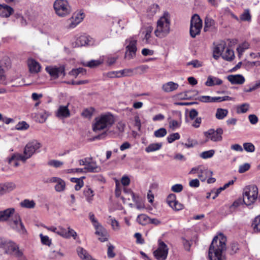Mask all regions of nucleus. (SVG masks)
<instances>
[{
  "instance_id": "54",
  "label": "nucleus",
  "mask_w": 260,
  "mask_h": 260,
  "mask_svg": "<svg viewBox=\"0 0 260 260\" xmlns=\"http://www.w3.org/2000/svg\"><path fill=\"white\" fill-rule=\"evenodd\" d=\"M105 77L112 78H119L118 71H111L104 74Z\"/></svg>"
},
{
  "instance_id": "22",
  "label": "nucleus",
  "mask_w": 260,
  "mask_h": 260,
  "mask_svg": "<svg viewBox=\"0 0 260 260\" xmlns=\"http://www.w3.org/2000/svg\"><path fill=\"white\" fill-rule=\"evenodd\" d=\"M28 66L29 71L32 73H37L40 71L41 66L40 64L33 59L28 60Z\"/></svg>"
},
{
  "instance_id": "29",
  "label": "nucleus",
  "mask_w": 260,
  "mask_h": 260,
  "mask_svg": "<svg viewBox=\"0 0 260 260\" xmlns=\"http://www.w3.org/2000/svg\"><path fill=\"white\" fill-rule=\"evenodd\" d=\"M20 205L21 207L23 208L32 209L35 208L36 206V203L34 200L25 199L23 201L20 202Z\"/></svg>"
},
{
  "instance_id": "49",
  "label": "nucleus",
  "mask_w": 260,
  "mask_h": 260,
  "mask_svg": "<svg viewBox=\"0 0 260 260\" xmlns=\"http://www.w3.org/2000/svg\"><path fill=\"white\" fill-rule=\"evenodd\" d=\"M89 218L91 222H92L93 225L94 226V228H96L101 225L100 223H99L98 220L95 217L94 214L92 213V212H90L89 213Z\"/></svg>"
},
{
  "instance_id": "16",
  "label": "nucleus",
  "mask_w": 260,
  "mask_h": 260,
  "mask_svg": "<svg viewBox=\"0 0 260 260\" xmlns=\"http://www.w3.org/2000/svg\"><path fill=\"white\" fill-rule=\"evenodd\" d=\"M84 17V14L81 11L77 13H74L72 18L70 20V23L69 27L74 28L83 19Z\"/></svg>"
},
{
  "instance_id": "33",
  "label": "nucleus",
  "mask_w": 260,
  "mask_h": 260,
  "mask_svg": "<svg viewBox=\"0 0 260 260\" xmlns=\"http://www.w3.org/2000/svg\"><path fill=\"white\" fill-rule=\"evenodd\" d=\"M226 46V43L222 41L220 43L218 44L214 48L213 50V52L215 53H217V54H221L222 52L223 51L224 49H225Z\"/></svg>"
},
{
  "instance_id": "10",
  "label": "nucleus",
  "mask_w": 260,
  "mask_h": 260,
  "mask_svg": "<svg viewBox=\"0 0 260 260\" xmlns=\"http://www.w3.org/2000/svg\"><path fill=\"white\" fill-rule=\"evenodd\" d=\"M168 246L161 240L158 241V247L153 251V255L157 260H166L168 254Z\"/></svg>"
},
{
  "instance_id": "43",
  "label": "nucleus",
  "mask_w": 260,
  "mask_h": 260,
  "mask_svg": "<svg viewBox=\"0 0 260 260\" xmlns=\"http://www.w3.org/2000/svg\"><path fill=\"white\" fill-rule=\"evenodd\" d=\"M167 134V132L166 128H160L154 132V135L156 138H161L165 136Z\"/></svg>"
},
{
  "instance_id": "38",
  "label": "nucleus",
  "mask_w": 260,
  "mask_h": 260,
  "mask_svg": "<svg viewBox=\"0 0 260 260\" xmlns=\"http://www.w3.org/2000/svg\"><path fill=\"white\" fill-rule=\"evenodd\" d=\"M168 122L169 124V127L172 130L178 128L181 125V122L178 121L176 120H173L171 118H168Z\"/></svg>"
},
{
  "instance_id": "63",
  "label": "nucleus",
  "mask_w": 260,
  "mask_h": 260,
  "mask_svg": "<svg viewBox=\"0 0 260 260\" xmlns=\"http://www.w3.org/2000/svg\"><path fill=\"white\" fill-rule=\"evenodd\" d=\"M72 179H75V182L76 183V184L75 186V190H80L81 188V187L83 186V181L82 179L78 178H73Z\"/></svg>"
},
{
  "instance_id": "35",
  "label": "nucleus",
  "mask_w": 260,
  "mask_h": 260,
  "mask_svg": "<svg viewBox=\"0 0 260 260\" xmlns=\"http://www.w3.org/2000/svg\"><path fill=\"white\" fill-rule=\"evenodd\" d=\"M54 188L55 190L57 192L63 191L66 188V183L64 180L60 178L56 183Z\"/></svg>"
},
{
  "instance_id": "34",
  "label": "nucleus",
  "mask_w": 260,
  "mask_h": 260,
  "mask_svg": "<svg viewBox=\"0 0 260 260\" xmlns=\"http://www.w3.org/2000/svg\"><path fill=\"white\" fill-rule=\"evenodd\" d=\"M159 11V7L157 4H152L149 6L148 9V15L150 16H154L156 13Z\"/></svg>"
},
{
  "instance_id": "41",
  "label": "nucleus",
  "mask_w": 260,
  "mask_h": 260,
  "mask_svg": "<svg viewBox=\"0 0 260 260\" xmlns=\"http://www.w3.org/2000/svg\"><path fill=\"white\" fill-rule=\"evenodd\" d=\"M119 78L126 76H130L132 75L133 70L131 69H125L122 70L118 71Z\"/></svg>"
},
{
  "instance_id": "26",
  "label": "nucleus",
  "mask_w": 260,
  "mask_h": 260,
  "mask_svg": "<svg viewBox=\"0 0 260 260\" xmlns=\"http://www.w3.org/2000/svg\"><path fill=\"white\" fill-rule=\"evenodd\" d=\"M179 85L178 84L173 82H169L162 85V89L167 92L173 91L177 89Z\"/></svg>"
},
{
  "instance_id": "50",
  "label": "nucleus",
  "mask_w": 260,
  "mask_h": 260,
  "mask_svg": "<svg viewBox=\"0 0 260 260\" xmlns=\"http://www.w3.org/2000/svg\"><path fill=\"white\" fill-rule=\"evenodd\" d=\"M179 139L180 135L178 133L172 134L167 137V140L169 143H173L175 140H178Z\"/></svg>"
},
{
  "instance_id": "46",
  "label": "nucleus",
  "mask_w": 260,
  "mask_h": 260,
  "mask_svg": "<svg viewBox=\"0 0 260 260\" xmlns=\"http://www.w3.org/2000/svg\"><path fill=\"white\" fill-rule=\"evenodd\" d=\"M176 201V196L174 193L170 194L167 198V202L170 207H171Z\"/></svg>"
},
{
  "instance_id": "57",
  "label": "nucleus",
  "mask_w": 260,
  "mask_h": 260,
  "mask_svg": "<svg viewBox=\"0 0 260 260\" xmlns=\"http://www.w3.org/2000/svg\"><path fill=\"white\" fill-rule=\"evenodd\" d=\"M114 246L111 244H109L107 251V255L108 257L113 258L115 256V253L114 252Z\"/></svg>"
},
{
  "instance_id": "58",
  "label": "nucleus",
  "mask_w": 260,
  "mask_h": 260,
  "mask_svg": "<svg viewBox=\"0 0 260 260\" xmlns=\"http://www.w3.org/2000/svg\"><path fill=\"white\" fill-rule=\"evenodd\" d=\"M183 188V185L181 184H176L171 187V190L174 192H180Z\"/></svg>"
},
{
  "instance_id": "36",
  "label": "nucleus",
  "mask_w": 260,
  "mask_h": 260,
  "mask_svg": "<svg viewBox=\"0 0 260 260\" xmlns=\"http://www.w3.org/2000/svg\"><path fill=\"white\" fill-rule=\"evenodd\" d=\"M215 22L214 20L211 18L206 17L205 19L204 31L209 30V28L214 25Z\"/></svg>"
},
{
  "instance_id": "45",
  "label": "nucleus",
  "mask_w": 260,
  "mask_h": 260,
  "mask_svg": "<svg viewBox=\"0 0 260 260\" xmlns=\"http://www.w3.org/2000/svg\"><path fill=\"white\" fill-rule=\"evenodd\" d=\"M243 204H245V201H244V199L239 198L234 202L233 204L231 206L230 208L231 209L233 208L235 209L239 207L240 205H243Z\"/></svg>"
},
{
  "instance_id": "21",
  "label": "nucleus",
  "mask_w": 260,
  "mask_h": 260,
  "mask_svg": "<svg viewBox=\"0 0 260 260\" xmlns=\"http://www.w3.org/2000/svg\"><path fill=\"white\" fill-rule=\"evenodd\" d=\"M228 80L233 84H242L245 82V78L241 75H229Z\"/></svg>"
},
{
  "instance_id": "17",
  "label": "nucleus",
  "mask_w": 260,
  "mask_h": 260,
  "mask_svg": "<svg viewBox=\"0 0 260 260\" xmlns=\"http://www.w3.org/2000/svg\"><path fill=\"white\" fill-rule=\"evenodd\" d=\"M95 229L96 230L95 234L99 236V240L101 242H104L108 241L109 236L108 232L102 225L95 228Z\"/></svg>"
},
{
  "instance_id": "27",
  "label": "nucleus",
  "mask_w": 260,
  "mask_h": 260,
  "mask_svg": "<svg viewBox=\"0 0 260 260\" xmlns=\"http://www.w3.org/2000/svg\"><path fill=\"white\" fill-rule=\"evenodd\" d=\"M83 193L86 199V201L88 203H91L93 200V197L94 196L93 190L87 186L84 188Z\"/></svg>"
},
{
  "instance_id": "9",
  "label": "nucleus",
  "mask_w": 260,
  "mask_h": 260,
  "mask_svg": "<svg viewBox=\"0 0 260 260\" xmlns=\"http://www.w3.org/2000/svg\"><path fill=\"white\" fill-rule=\"evenodd\" d=\"M202 27V21L199 16L194 14L190 20V35L192 38H195L200 34Z\"/></svg>"
},
{
  "instance_id": "60",
  "label": "nucleus",
  "mask_w": 260,
  "mask_h": 260,
  "mask_svg": "<svg viewBox=\"0 0 260 260\" xmlns=\"http://www.w3.org/2000/svg\"><path fill=\"white\" fill-rule=\"evenodd\" d=\"M101 63V62L98 60H92L86 63L85 66L94 68L99 66Z\"/></svg>"
},
{
  "instance_id": "47",
  "label": "nucleus",
  "mask_w": 260,
  "mask_h": 260,
  "mask_svg": "<svg viewBox=\"0 0 260 260\" xmlns=\"http://www.w3.org/2000/svg\"><path fill=\"white\" fill-rule=\"evenodd\" d=\"M88 39L86 36H82L80 37L76 41V44L78 46H85L87 44Z\"/></svg>"
},
{
  "instance_id": "13",
  "label": "nucleus",
  "mask_w": 260,
  "mask_h": 260,
  "mask_svg": "<svg viewBox=\"0 0 260 260\" xmlns=\"http://www.w3.org/2000/svg\"><path fill=\"white\" fill-rule=\"evenodd\" d=\"M46 71L54 79L57 78L60 76H64L65 75L64 69L61 67L59 68L47 67Z\"/></svg>"
},
{
  "instance_id": "32",
  "label": "nucleus",
  "mask_w": 260,
  "mask_h": 260,
  "mask_svg": "<svg viewBox=\"0 0 260 260\" xmlns=\"http://www.w3.org/2000/svg\"><path fill=\"white\" fill-rule=\"evenodd\" d=\"M161 146V143H153L147 147L145 150L147 152H151L160 149Z\"/></svg>"
},
{
  "instance_id": "62",
  "label": "nucleus",
  "mask_w": 260,
  "mask_h": 260,
  "mask_svg": "<svg viewBox=\"0 0 260 260\" xmlns=\"http://www.w3.org/2000/svg\"><path fill=\"white\" fill-rule=\"evenodd\" d=\"M250 166L248 163H245L239 166V172L240 173H243L248 171L250 169Z\"/></svg>"
},
{
  "instance_id": "39",
  "label": "nucleus",
  "mask_w": 260,
  "mask_h": 260,
  "mask_svg": "<svg viewBox=\"0 0 260 260\" xmlns=\"http://www.w3.org/2000/svg\"><path fill=\"white\" fill-rule=\"evenodd\" d=\"M252 226L255 231L260 232V215L254 218L252 223Z\"/></svg>"
},
{
  "instance_id": "12",
  "label": "nucleus",
  "mask_w": 260,
  "mask_h": 260,
  "mask_svg": "<svg viewBox=\"0 0 260 260\" xmlns=\"http://www.w3.org/2000/svg\"><path fill=\"white\" fill-rule=\"evenodd\" d=\"M126 43H128L126 47L125 57L129 59L133 58L136 55L137 50V40L134 38H130L126 40Z\"/></svg>"
},
{
  "instance_id": "61",
  "label": "nucleus",
  "mask_w": 260,
  "mask_h": 260,
  "mask_svg": "<svg viewBox=\"0 0 260 260\" xmlns=\"http://www.w3.org/2000/svg\"><path fill=\"white\" fill-rule=\"evenodd\" d=\"M111 221V226L114 230H118L119 229V224L118 222L114 218H112L111 216H109Z\"/></svg>"
},
{
  "instance_id": "64",
  "label": "nucleus",
  "mask_w": 260,
  "mask_h": 260,
  "mask_svg": "<svg viewBox=\"0 0 260 260\" xmlns=\"http://www.w3.org/2000/svg\"><path fill=\"white\" fill-rule=\"evenodd\" d=\"M171 207L174 210L179 211L184 208V205L177 201Z\"/></svg>"
},
{
  "instance_id": "23",
  "label": "nucleus",
  "mask_w": 260,
  "mask_h": 260,
  "mask_svg": "<svg viewBox=\"0 0 260 260\" xmlns=\"http://www.w3.org/2000/svg\"><path fill=\"white\" fill-rule=\"evenodd\" d=\"M16 188V185L13 182H7L4 184H0V190L1 194H4L10 192Z\"/></svg>"
},
{
  "instance_id": "14",
  "label": "nucleus",
  "mask_w": 260,
  "mask_h": 260,
  "mask_svg": "<svg viewBox=\"0 0 260 260\" xmlns=\"http://www.w3.org/2000/svg\"><path fill=\"white\" fill-rule=\"evenodd\" d=\"M69 103L66 106L60 105L55 112V116L60 119L66 118L71 116L70 111L68 108Z\"/></svg>"
},
{
  "instance_id": "48",
  "label": "nucleus",
  "mask_w": 260,
  "mask_h": 260,
  "mask_svg": "<svg viewBox=\"0 0 260 260\" xmlns=\"http://www.w3.org/2000/svg\"><path fill=\"white\" fill-rule=\"evenodd\" d=\"M249 43L247 42H244L237 48V50L239 54H242L245 50L249 48Z\"/></svg>"
},
{
  "instance_id": "7",
  "label": "nucleus",
  "mask_w": 260,
  "mask_h": 260,
  "mask_svg": "<svg viewBox=\"0 0 260 260\" xmlns=\"http://www.w3.org/2000/svg\"><path fill=\"white\" fill-rule=\"evenodd\" d=\"M8 220L9 225L14 230L20 234L26 233V230L22 222L20 216L18 213H14Z\"/></svg>"
},
{
  "instance_id": "5",
  "label": "nucleus",
  "mask_w": 260,
  "mask_h": 260,
  "mask_svg": "<svg viewBox=\"0 0 260 260\" xmlns=\"http://www.w3.org/2000/svg\"><path fill=\"white\" fill-rule=\"evenodd\" d=\"M115 120L112 114L108 113L102 114L95 119L93 125L94 132L110 128L114 123Z\"/></svg>"
},
{
  "instance_id": "59",
  "label": "nucleus",
  "mask_w": 260,
  "mask_h": 260,
  "mask_svg": "<svg viewBox=\"0 0 260 260\" xmlns=\"http://www.w3.org/2000/svg\"><path fill=\"white\" fill-rule=\"evenodd\" d=\"M63 163L62 162L57 160H51L48 162V165L53 166L55 168L60 167L63 165Z\"/></svg>"
},
{
  "instance_id": "6",
  "label": "nucleus",
  "mask_w": 260,
  "mask_h": 260,
  "mask_svg": "<svg viewBox=\"0 0 260 260\" xmlns=\"http://www.w3.org/2000/svg\"><path fill=\"white\" fill-rule=\"evenodd\" d=\"M258 188L254 185L247 186L244 188L243 196L245 205L249 206L253 204L257 198Z\"/></svg>"
},
{
  "instance_id": "20",
  "label": "nucleus",
  "mask_w": 260,
  "mask_h": 260,
  "mask_svg": "<svg viewBox=\"0 0 260 260\" xmlns=\"http://www.w3.org/2000/svg\"><path fill=\"white\" fill-rule=\"evenodd\" d=\"M213 172L212 171L202 166L201 169L199 170L198 177L202 182H204L208 177L211 176Z\"/></svg>"
},
{
  "instance_id": "2",
  "label": "nucleus",
  "mask_w": 260,
  "mask_h": 260,
  "mask_svg": "<svg viewBox=\"0 0 260 260\" xmlns=\"http://www.w3.org/2000/svg\"><path fill=\"white\" fill-rule=\"evenodd\" d=\"M41 147V144L37 140H32L29 142L25 146L23 154L15 153L10 158V162L11 163L13 160H21L23 162L29 158L35 152Z\"/></svg>"
},
{
  "instance_id": "30",
  "label": "nucleus",
  "mask_w": 260,
  "mask_h": 260,
  "mask_svg": "<svg viewBox=\"0 0 260 260\" xmlns=\"http://www.w3.org/2000/svg\"><path fill=\"white\" fill-rule=\"evenodd\" d=\"M137 221L142 225H146L150 223V218L146 214H140L138 216Z\"/></svg>"
},
{
  "instance_id": "37",
  "label": "nucleus",
  "mask_w": 260,
  "mask_h": 260,
  "mask_svg": "<svg viewBox=\"0 0 260 260\" xmlns=\"http://www.w3.org/2000/svg\"><path fill=\"white\" fill-rule=\"evenodd\" d=\"M240 18L242 21H250L251 20V17L249 10H245L243 13L241 14Z\"/></svg>"
},
{
  "instance_id": "31",
  "label": "nucleus",
  "mask_w": 260,
  "mask_h": 260,
  "mask_svg": "<svg viewBox=\"0 0 260 260\" xmlns=\"http://www.w3.org/2000/svg\"><path fill=\"white\" fill-rule=\"evenodd\" d=\"M228 114V110L225 109L218 108L216 110L215 117L217 119H223Z\"/></svg>"
},
{
  "instance_id": "18",
  "label": "nucleus",
  "mask_w": 260,
  "mask_h": 260,
  "mask_svg": "<svg viewBox=\"0 0 260 260\" xmlns=\"http://www.w3.org/2000/svg\"><path fill=\"white\" fill-rule=\"evenodd\" d=\"M14 213L15 209L13 208H10L3 211H0V222L8 221Z\"/></svg>"
},
{
  "instance_id": "56",
  "label": "nucleus",
  "mask_w": 260,
  "mask_h": 260,
  "mask_svg": "<svg viewBox=\"0 0 260 260\" xmlns=\"http://www.w3.org/2000/svg\"><path fill=\"white\" fill-rule=\"evenodd\" d=\"M38 121L40 123H43L47 118V115L46 112L38 113L37 115Z\"/></svg>"
},
{
  "instance_id": "44",
  "label": "nucleus",
  "mask_w": 260,
  "mask_h": 260,
  "mask_svg": "<svg viewBox=\"0 0 260 260\" xmlns=\"http://www.w3.org/2000/svg\"><path fill=\"white\" fill-rule=\"evenodd\" d=\"M244 149L248 152H253L255 150V147L251 143H244L243 144Z\"/></svg>"
},
{
  "instance_id": "1",
  "label": "nucleus",
  "mask_w": 260,
  "mask_h": 260,
  "mask_svg": "<svg viewBox=\"0 0 260 260\" xmlns=\"http://www.w3.org/2000/svg\"><path fill=\"white\" fill-rule=\"evenodd\" d=\"M220 239L216 236L212 240L208 252L210 260H224L222 253L226 249V238L222 235H220Z\"/></svg>"
},
{
  "instance_id": "42",
  "label": "nucleus",
  "mask_w": 260,
  "mask_h": 260,
  "mask_svg": "<svg viewBox=\"0 0 260 260\" xmlns=\"http://www.w3.org/2000/svg\"><path fill=\"white\" fill-rule=\"evenodd\" d=\"M215 153L214 150H210L202 152L200 154V157L203 159H207L212 157Z\"/></svg>"
},
{
  "instance_id": "19",
  "label": "nucleus",
  "mask_w": 260,
  "mask_h": 260,
  "mask_svg": "<svg viewBox=\"0 0 260 260\" xmlns=\"http://www.w3.org/2000/svg\"><path fill=\"white\" fill-rule=\"evenodd\" d=\"M14 12L13 9L6 4H0V16L7 18L10 17Z\"/></svg>"
},
{
  "instance_id": "15",
  "label": "nucleus",
  "mask_w": 260,
  "mask_h": 260,
  "mask_svg": "<svg viewBox=\"0 0 260 260\" xmlns=\"http://www.w3.org/2000/svg\"><path fill=\"white\" fill-rule=\"evenodd\" d=\"M56 234L65 238H70L72 237L75 239L77 237L76 232L70 228H69L68 231H67L65 229L59 227Z\"/></svg>"
},
{
  "instance_id": "51",
  "label": "nucleus",
  "mask_w": 260,
  "mask_h": 260,
  "mask_svg": "<svg viewBox=\"0 0 260 260\" xmlns=\"http://www.w3.org/2000/svg\"><path fill=\"white\" fill-rule=\"evenodd\" d=\"M191 92H194L196 94H198V92L196 90H188L180 93L181 97L184 99H190L191 97V95L190 94V93Z\"/></svg>"
},
{
  "instance_id": "11",
  "label": "nucleus",
  "mask_w": 260,
  "mask_h": 260,
  "mask_svg": "<svg viewBox=\"0 0 260 260\" xmlns=\"http://www.w3.org/2000/svg\"><path fill=\"white\" fill-rule=\"evenodd\" d=\"M222 134L223 130L221 128H218L216 131L213 129H210L204 133L206 138L205 142H207L209 140L214 142L220 141L222 139Z\"/></svg>"
},
{
  "instance_id": "28",
  "label": "nucleus",
  "mask_w": 260,
  "mask_h": 260,
  "mask_svg": "<svg viewBox=\"0 0 260 260\" xmlns=\"http://www.w3.org/2000/svg\"><path fill=\"white\" fill-rule=\"evenodd\" d=\"M222 57L225 60L231 61L235 58L234 51L230 48H227L225 53L222 55Z\"/></svg>"
},
{
  "instance_id": "4",
  "label": "nucleus",
  "mask_w": 260,
  "mask_h": 260,
  "mask_svg": "<svg viewBox=\"0 0 260 260\" xmlns=\"http://www.w3.org/2000/svg\"><path fill=\"white\" fill-rule=\"evenodd\" d=\"M0 249L4 253L14 255L18 258H22L23 252L19 249L18 245L10 240L0 238Z\"/></svg>"
},
{
  "instance_id": "3",
  "label": "nucleus",
  "mask_w": 260,
  "mask_h": 260,
  "mask_svg": "<svg viewBox=\"0 0 260 260\" xmlns=\"http://www.w3.org/2000/svg\"><path fill=\"white\" fill-rule=\"evenodd\" d=\"M170 31V17L168 12L164 13L157 22V26L154 30L155 35L158 38L166 37Z\"/></svg>"
},
{
  "instance_id": "25",
  "label": "nucleus",
  "mask_w": 260,
  "mask_h": 260,
  "mask_svg": "<svg viewBox=\"0 0 260 260\" xmlns=\"http://www.w3.org/2000/svg\"><path fill=\"white\" fill-rule=\"evenodd\" d=\"M222 83V81L220 79L210 76L208 77L205 85L207 86H213L215 85H220Z\"/></svg>"
},
{
  "instance_id": "53",
  "label": "nucleus",
  "mask_w": 260,
  "mask_h": 260,
  "mask_svg": "<svg viewBox=\"0 0 260 260\" xmlns=\"http://www.w3.org/2000/svg\"><path fill=\"white\" fill-rule=\"evenodd\" d=\"M198 100L204 103H213V97L207 96V95H203L200 96L198 98Z\"/></svg>"
},
{
  "instance_id": "40",
  "label": "nucleus",
  "mask_w": 260,
  "mask_h": 260,
  "mask_svg": "<svg viewBox=\"0 0 260 260\" xmlns=\"http://www.w3.org/2000/svg\"><path fill=\"white\" fill-rule=\"evenodd\" d=\"M249 108V105L247 103L243 104L237 107V112L238 113H246Z\"/></svg>"
},
{
  "instance_id": "24",
  "label": "nucleus",
  "mask_w": 260,
  "mask_h": 260,
  "mask_svg": "<svg viewBox=\"0 0 260 260\" xmlns=\"http://www.w3.org/2000/svg\"><path fill=\"white\" fill-rule=\"evenodd\" d=\"M84 169L86 171V172L90 173H98L101 171V167L97 165L96 162L94 161H92Z\"/></svg>"
},
{
  "instance_id": "55",
  "label": "nucleus",
  "mask_w": 260,
  "mask_h": 260,
  "mask_svg": "<svg viewBox=\"0 0 260 260\" xmlns=\"http://www.w3.org/2000/svg\"><path fill=\"white\" fill-rule=\"evenodd\" d=\"M40 236L41 238V242L43 244L48 246L50 245L51 244V240L47 236H44L43 234H41Z\"/></svg>"
},
{
  "instance_id": "8",
  "label": "nucleus",
  "mask_w": 260,
  "mask_h": 260,
  "mask_svg": "<svg viewBox=\"0 0 260 260\" xmlns=\"http://www.w3.org/2000/svg\"><path fill=\"white\" fill-rule=\"evenodd\" d=\"M56 14L60 17L69 15L72 11L71 7L67 0H56L53 5Z\"/></svg>"
},
{
  "instance_id": "52",
  "label": "nucleus",
  "mask_w": 260,
  "mask_h": 260,
  "mask_svg": "<svg viewBox=\"0 0 260 260\" xmlns=\"http://www.w3.org/2000/svg\"><path fill=\"white\" fill-rule=\"evenodd\" d=\"M29 127V125L25 121H21L19 122L16 125V128L18 130H25Z\"/></svg>"
}]
</instances>
